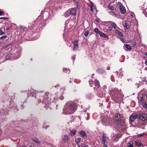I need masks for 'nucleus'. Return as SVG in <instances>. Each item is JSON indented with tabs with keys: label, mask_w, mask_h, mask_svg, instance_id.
<instances>
[{
	"label": "nucleus",
	"mask_w": 147,
	"mask_h": 147,
	"mask_svg": "<svg viewBox=\"0 0 147 147\" xmlns=\"http://www.w3.org/2000/svg\"><path fill=\"white\" fill-rule=\"evenodd\" d=\"M76 106L75 103L71 101H68L66 104L63 109V113L65 115L73 114L76 110Z\"/></svg>",
	"instance_id": "f257e3e1"
},
{
	"label": "nucleus",
	"mask_w": 147,
	"mask_h": 147,
	"mask_svg": "<svg viewBox=\"0 0 147 147\" xmlns=\"http://www.w3.org/2000/svg\"><path fill=\"white\" fill-rule=\"evenodd\" d=\"M121 119L120 114H117L115 115V121L116 127L117 129H120L122 130L123 129H125L126 126L125 123L123 121H121Z\"/></svg>",
	"instance_id": "f03ea898"
},
{
	"label": "nucleus",
	"mask_w": 147,
	"mask_h": 147,
	"mask_svg": "<svg viewBox=\"0 0 147 147\" xmlns=\"http://www.w3.org/2000/svg\"><path fill=\"white\" fill-rule=\"evenodd\" d=\"M143 94V92H140L138 94V99L139 100V99H140V100L139 101L141 103L143 104V107L145 108H147V103H144V100L145 98V94L144 95L142 96V95Z\"/></svg>",
	"instance_id": "7ed1b4c3"
},
{
	"label": "nucleus",
	"mask_w": 147,
	"mask_h": 147,
	"mask_svg": "<svg viewBox=\"0 0 147 147\" xmlns=\"http://www.w3.org/2000/svg\"><path fill=\"white\" fill-rule=\"evenodd\" d=\"M119 92V91L117 89H115L114 90H113L111 92V98L116 102L118 101L119 100V98L118 95Z\"/></svg>",
	"instance_id": "20e7f679"
},
{
	"label": "nucleus",
	"mask_w": 147,
	"mask_h": 147,
	"mask_svg": "<svg viewBox=\"0 0 147 147\" xmlns=\"http://www.w3.org/2000/svg\"><path fill=\"white\" fill-rule=\"evenodd\" d=\"M7 50L9 52H12L16 50L17 53H20L21 51V48H16V46L14 45H9V47H8Z\"/></svg>",
	"instance_id": "39448f33"
},
{
	"label": "nucleus",
	"mask_w": 147,
	"mask_h": 147,
	"mask_svg": "<svg viewBox=\"0 0 147 147\" xmlns=\"http://www.w3.org/2000/svg\"><path fill=\"white\" fill-rule=\"evenodd\" d=\"M49 94V92H46L45 93V95L44 96V98L42 100V103H45L46 105L45 106L46 108L49 107V105L48 100V95Z\"/></svg>",
	"instance_id": "423d86ee"
},
{
	"label": "nucleus",
	"mask_w": 147,
	"mask_h": 147,
	"mask_svg": "<svg viewBox=\"0 0 147 147\" xmlns=\"http://www.w3.org/2000/svg\"><path fill=\"white\" fill-rule=\"evenodd\" d=\"M52 11H50L49 12L47 11H45L43 13V19L44 20H45L50 18L51 15V14L52 13Z\"/></svg>",
	"instance_id": "0eeeda50"
},
{
	"label": "nucleus",
	"mask_w": 147,
	"mask_h": 147,
	"mask_svg": "<svg viewBox=\"0 0 147 147\" xmlns=\"http://www.w3.org/2000/svg\"><path fill=\"white\" fill-rule=\"evenodd\" d=\"M140 121H145L147 120V114L146 113L140 114L139 117Z\"/></svg>",
	"instance_id": "6e6552de"
},
{
	"label": "nucleus",
	"mask_w": 147,
	"mask_h": 147,
	"mask_svg": "<svg viewBox=\"0 0 147 147\" xmlns=\"http://www.w3.org/2000/svg\"><path fill=\"white\" fill-rule=\"evenodd\" d=\"M138 117V115L136 114H133L130 115L129 117L130 123L133 122L135 119H136Z\"/></svg>",
	"instance_id": "1a4fd4ad"
},
{
	"label": "nucleus",
	"mask_w": 147,
	"mask_h": 147,
	"mask_svg": "<svg viewBox=\"0 0 147 147\" xmlns=\"http://www.w3.org/2000/svg\"><path fill=\"white\" fill-rule=\"evenodd\" d=\"M73 44L74 45L73 47V50H77L78 48V41L77 40L74 41L73 42Z\"/></svg>",
	"instance_id": "9d476101"
},
{
	"label": "nucleus",
	"mask_w": 147,
	"mask_h": 147,
	"mask_svg": "<svg viewBox=\"0 0 147 147\" xmlns=\"http://www.w3.org/2000/svg\"><path fill=\"white\" fill-rule=\"evenodd\" d=\"M129 22L127 21H125L123 22V25L125 28L126 29H128L129 28Z\"/></svg>",
	"instance_id": "9b49d317"
},
{
	"label": "nucleus",
	"mask_w": 147,
	"mask_h": 147,
	"mask_svg": "<svg viewBox=\"0 0 147 147\" xmlns=\"http://www.w3.org/2000/svg\"><path fill=\"white\" fill-rule=\"evenodd\" d=\"M76 10V8H72L69 11L70 15L74 16H76L77 14Z\"/></svg>",
	"instance_id": "f8f14e48"
},
{
	"label": "nucleus",
	"mask_w": 147,
	"mask_h": 147,
	"mask_svg": "<svg viewBox=\"0 0 147 147\" xmlns=\"http://www.w3.org/2000/svg\"><path fill=\"white\" fill-rule=\"evenodd\" d=\"M30 93L31 94H32V96L36 98V94L37 93H39V92H43L42 91H36V90H33V92H32V90H31Z\"/></svg>",
	"instance_id": "ddd939ff"
},
{
	"label": "nucleus",
	"mask_w": 147,
	"mask_h": 147,
	"mask_svg": "<svg viewBox=\"0 0 147 147\" xmlns=\"http://www.w3.org/2000/svg\"><path fill=\"white\" fill-rule=\"evenodd\" d=\"M140 123V127L142 129H144V127L146 125V123H145L144 121H140L139 122Z\"/></svg>",
	"instance_id": "4468645a"
},
{
	"label": "nucleus",
	"mask_w": 147,
	"mask_h": 147,
	"mask_svg": "<svg viewBox=\"0 0 147 147\" xmlns=\"http://www.w3.org/2000/svg\"><path fill=\"white\" fill-rule=\"evenodd\" d=\"M90 9L91 11L93 12L96 9V7L94 5L92 1H90Z\"/></svg>",
	"instance_id": "2eb2a0df"
},
{
	"label": "nucleus",
	"mask_w": 147,
	"mask_h": 147,
	"mask_svg": "<svg viewBox=\"0 0 147 147\" xmlns=\"http://www.w3.org/2000/svg\"><path fill=\"white\" fill-rule=\"evenodd\" d=\"M119 8L122 14H124L126 13V10L125 7L123 5L120 6Z\"/></svg>",
	"instance_id": "dca6fc26"
},
{
	"label": "nucleus",
	"mask_w": 147,
	"mask_h": 147,
	"mask_svg": "<svg viewBox=\"0 0 147 147\" xmlns=\"http://www.w3.org/2000/svg\"><path fill=\"white\" fill-rule=\"evenodd\" d=\"M63 140L65 142H67L69 139V136L67 135H64L62 137Z\"/></svg>",
	"instance_id": "f3484780"
},
{
	"label": "nucleus",
	"mask_w": 147,
	"mask_h": 147,
	"mask_svg": "<svg viewBox=\"0 0 147 147\" xmlns=\"http://www.w3.org/2000/svg\"><path fill=\"white\" fill-rule=\"evenodd\" d=\"M41 17L39 16L35 21V22L37 23V25H39L40 27H41L42 26L40 25V24L42 22V21L40 20L39 21V20L41 19Z\"/></svg>",
	"instance_id": "a211bd4d"
},
{
	"label": "nucleus",
	"mask_w": 147,
	"mask_h": 147,
	"mask_svg": "<svg viewBox=\"0 0 147 147\" xmlns=\"http://www.w3.org/2000/svg\"><path fill=\"white\" fill-rule=\"evenodd\" d=\"M99 34L100 36L102 37L106 38L107 39L109 38L108 36H107L106 34H105L102 32H100V33H99Z\"/></svg>",
	"instance_id": "6ab92c4d"
},
{
	"label": "nucleus",
	"mask_w": 147,
	"mask_h": 147,
	"mask_svg": "<svg viewBox=\"0 0 147 147\" xmlns=\"http://www.w3.org/2000/svg\"><path fill=\"white\" fill-rule=\"evenodd\" d=\"M32 141L35 142L36 144H39L40 143V141L37 138H33L32 139Z\"/></svg>",
	"instance_id": "aec40b11"
},
{
	"label": "nucleus",
	"mask_w": 147,
	"mask_h": 147,
	"mask_svg": "<svg viewBox=\"0 0 147 147\" xmlns=\"http://www.w3.org/2000/svg\"><path fill=\"white\" fill-rule=\"evenodd\" d=\"M134 144L137 146H141L142 144L141 143V141L140 140H137L134 143Z\"/></svg>",
	"instance_id": "412c9836"
},
{
	"label": "nucleus",
	"mask_w": 147,
	"mask_h": 147,
	"mask_svg": "<svg viewBox=\"0 0 147 147\" xmlns=\"http://www.w3.org/2000/svg\"><path fill=\"white\" fill-rule=\"evenodd\" d=\"M70 15L69 10H68L65 12L64 14V16L66 17H69Z\"/></svg>",
	"instance_id": "4be33fe9"
},
{
	"label": "nucleus",
	"mask_w": 147,
	"mask_h": 147,
	"mask_svg": "<svg viewBox=\"0 0 147 147\" xmlns=\"http://www.w3.org/2000/svg\"><path fill=\"white\" fill-rule=\"evenodd\" d=\"M80 134L81 136L83 137H84L86 136V132L84 130H82L80 132Z\"/></svg>",
	"instance_id": "5701e85b"
},
{
	"label": "nucleus",
	"mask_w": 147,
	"mask_h": 147,
	"mask_svg": "<svg viewBox=\"0 0 147 147\" xmlns=\"http://www.w3.org/2000/svg\"><path fill=\"white\" fill-rule=\"evenodd\" d=\"M116 34H118L120 37H123V34L122 32H120L118 30H116L115 31Z\"/></svg>",
	"instance_id": "b1692460"
},
{
	"label": "nucleus",
	"mask_w": 147,
	"mask_h": 147,
	"mask_svg": "<svg viewBox=\"0 0 147 147\" xmlns=\"http://www.w3.org/2000/svg\"><path fill=\"white\" fill-rule=\"evenodd\" d=\"M97 72L100 74L104 73L105 72V70L102 69H98L96 70Z\"/></svg>",
	"instance_id": "393cba45"
},
{
	"label": "nucleus",
	"mask_w": 147,
	"mask_h": 147,
	"mask_svg": "<svg viewBox=\"0 0 147 147\" xmlns=\"http://www.w3.org/2000/svg\"><path fill=\"white\" fill-rule=\"evenodd\" d=\"M76 130L73 129L70 132V134L71 136H74L76 134Z\"/></svg>",
	"instance_id": "a878e982"
},
{
	"label": "nucleus",
	"mask_w": 147,
	"mask_h": 147,
	"mask_svg": "<svg viewBox=\"0 0 147 147\" xmlns=\"http://www.w3.org/2000/svg\"><path fill=\"white\" fill-rule=\"evenodd\" d=\"M78 147H88L87 143L85 142L82 143L80 146L78 145Z\"/></svg>",
	"instance_id": "bb28decb"
},
{
	"label": "nucleus",
	"mask_w": 147,
	"mask_h": 147,
	"mask_svg": "<svg viewBox=\"0 0 147 147\" xmlns=\"http://www.w3.org/2000/svg\"><path fill=\"white\" fill-rule=\"evenodd\" d=\"M133 142L132 141H130L128 143L127 146L128 147H134L133 146Z\"/></svg>",
	"instance_id": "cd10ccee"
},
{
	"label": "nucleus",
	"mask_w": 147,
	"mask_h": 147,
	"mask_svg": "<svg viewBox=\"0 0 147 147\" xmlns=\"http://www.w3.org/2000/svg\"><path fill=\"white\" fill-rule=\"evenodd\" d=\"M106 138V136L105 134V133H103L102 138V140L103 142L104 143V144H105V142Z\"/></svg>",
	"instance_id": "c85d7f7f"
},
{
	"label": "nucleus",
	"mask_w": 147,
	"mask_h": 147,
	"mask_svg": "<svg viewBox=\"0 0 147 147\" xmlns=\"http://www.w3.org/2000/svg\"><path fill=\"white\" fill-rule=\"evenodd\" d=\"M109 13H110L111 15L112 16L116 18L117 17V15L113 11H111V12H109Z\"/></svg>",
	"instance_id": "c756f323"
},
{
	"label": "nucleus",
	"mask_w": 147,
	"mask_h": 147,
	"mask_svg": "<svg viewBox=\"0 0 147 147\" xmlns=\"http://www.w3.org/2000/svg\"><path fill=\"white\" fill-rule=\"evenodd\" d=\"M86 96L87 99L89 100L92 99L93 97V96L91 94H88Z\"/></svg>",
	"instance_id": "7c9ffc66"
},
{
	"label": "nucleus",
	"mask_w": 147,
	"mask_h": 147,
	"mask_svg": "<svg viewBox=\"0 0 147 147\" xmlns=\"http://www.w3.org/2000/svg\"><path fill=\"white\" fill-rule=\"evenodd\" d=\"M81 138H76L75 139V142L77 144L78 146V143L80 142Z\"/></svg>",
	"instance_id": "2f4dec72"
},
{
	"label": "nucleus",
	"mask_w": 147,
	"mask_h": 147,
	"mask_svg": "<svg viewBox=\"0 0 147 147\" xmlns=\"http://www.w3.org/2000/svg\"><path fill=\"white\" fill-rule=\"evenodd\" d=\"M94 84L95 85L97 86L98 87H99L100 86V85L99 81L96 80L94 81Z\"/></svg>",
	"instance_id": "473e14b6"
},
{
	"label": "nucleus",
	"mask_w": 147,
	"mask_h": 147,
	"mask_svg": "<svg viewBox=\"0 0 147 147\" xmlns=\"http://www.w3.org/2000/svg\"><path fill=\"white\" fill-rule=\"evenodd\" d=\"M63 70L64 72L68 73V74H69L70 72L69 69H68L67 68H63Z\"/></svg>",
	"instance_id": "72a5a7b5"
},
{
	"label": "nucleus",
	"mask_w": 147,
	"mask_h": 147,
	"mask_svg": "<svg viewBox=\"0 0 147 147\" xmlns=\"http://www.w3.org/2000/svg\"><path fill=\"white\" fill-rule=\"evenodd\" d=\"M124 46H125L127 49L129 50H131V46L128 44H125L124 47Z\"/></svg>",
	"instance_id": "f704fd0d"
},
{
	"label": "nucleus",
	"mask_w": 147,
	"mask_h": 147,
	"mask_svg": "<svg viewBox=\"0 0 147 147\" xmlns=\"http://www.w3.org/2000/svg\"><path fill=\"white\" fill-rule=\"evenodd\" d=\"M89 32L90 31L89 30H87L85 32L84 35L86 37H87L88 36L89 34Z\"/></svg>",
	"instance_id": "c9c22d12"
},
{
	"label": "nucleus",
	"mask_w": 147,
	"mask_h": 147,
	"mask_svg": "<svg viewBox=\"0 0 147 147\" xmlns=\"http://www.w3.org/2000/svg\"><path fill=\"white\" fill-rule=\"evenodd\" d=\"M54 98L55 99H59L61 100H63L64 99V97L63 96L61 95V96H60V97L58 96V97H55V98Z\"/></svg>",
	"instance_id": "e433bc0d"
},
{
	"label": "nucleus",
	"mask_w": 147,
	"mask_h": 147,
	"mask_svg": "<svg viewBox=\"0 0 147 147\" xmlns=\"http://www.w3.org/2000/svg\"><path fill=\"white\" fill-rule=\"evenodd\" d=\"M11 59V57L9 55H7L6 56L5 60H7Z\"/></svg>",
	"instance_id": "4c0bfd02"
},
{
	"label": "nucleus",
	"mask_w": 147,
	"mask_h": 147,
	"mask_svg": "<svg viewBox=\"0 0 147 147\" xmlns=\"http://www.w3.org/2000/svg\"><path fill=\"white\" fill-rule=\"evenodd\" d=\"M94 31L95 32H96L97 33H98L99 34V33H100V32H101V31H100L99 30H98V29L97 28H94Z\"/></svg>",
	"instance_id": "58836bf2"
},
{
	"label": "nucleus",
	"mask_w": 147,
	"mask_h": 147,
	"mask_svg": "<svg viewBox=\"0 0 147 147\" xmlns=\"http://www.w3.org/2000/svg\"><path fill=\"white\" fill-rule=\"evenodd\" d=\"M8 47H9V45L3 46L2 47L1 49H5L6 48H8Z\"/></svg>",
	"instance_id": "ea45409f"
},
{
	"label": "nucleus",
	"mask_w": 147,
	"mask_h": 147,
	"mask_svg": "<svg viewBox=\"0 0 147 147\" xmlns=\"http://www.w3.org/2000/svg\"><path fill=\"white\" fill-rule=\"evenodd\" d=\"M143 12L145 16L146 17L147 16V9L143 11Z\"/></svg>",
	"instance_id": "a19ab883"
},
{
	"label": "nucleus",
	"mask_w": 147,
	"mask_h": 147,
	"mask_svg": "<svg viewBox=\"0 0 147 147\" xmlns=\"http://www.w3.org/2000/svg\"><path fill=\"white\" fill-rule=\"evenodd\" d=\"M144 134H145V133H142V134H138L137 136V137H141V136H142L143 135H144Z\"/></svg>",
	"instance_id": "79ce46f5"
},
{
	"label": "nucleus",
	"mask_w": 147,
	"mask_h": 147,
	"mask_svg": "<svg viewBox=\"0 0 147 147\" xmlns=\"http://www.w3.org/2000/svg\"><path fill=\"white\" fill-rule=\"evenodd\" d=\"M109 9L112 10H114L115 9L113 7H109Z\"/></svg>",
	"instance_id": "37998d69"
},
{
	"label": "nucleus",
	"mask_w": 147,
	"mask_h": 147,
	"mask_svg": "<svg viewBox=\"0 0 147 147\" xmlns=\"http://www.w3.org/2000/svg\"><path fill=\"white\" fill-rule=\"evenodd\" d=\"M112 26L114 28H115L116 27V25L115 23H113L112 25Z\"/></svg>",
	"instance_id": "c03bdc74"
},
{
	"label": "nucleus",
	"mask_w": 147,
	"mask_h": 147,
	"mask_svg": "<svg viewBox=\"0 0 147 147\" xmlns=\"http://www.w3.org/2000/svg\"><path fill=\"white\" fill-rule=\"evenodd\" d=\"M25 29V28L23 27H22L20 28V30L22 31H23V30H24Z\"/></svg>",
	"instance_id": "a18cd8bd"
},
{
	"label": "nucleus",
	"mask_w": 147,
	"mask_h": 147,
	"mask_svg": "<svg viewBox=\"0 0 147 147\" xmlns=\"http://www.w3.org/2000/svg\"><path fill=\"white\" fill-rule=\"evenodd\" d=\"M75 57H76V56L75 55H73L72 57V60H74L73 62L74 61V60L75 59Z\"/></svg>",
	"instance_id": "49530a36"
},
{
	"label": "nucleus",
	"mask_w": 147,
	"mask_h": 147,
	"mask_svg": "<svg viewBox=\"0 0 147 147\" xmlns=\"http://www.w3.org/2000/svg\"><path fill=\"white\" fill-rule=\"evenodd\" d=\"M93 82L92 81H89V83L90 84V86H92L91 85V83H92Z\"/></svg>",
	"instance_id": "de8ad7c7"
},
{
	"label": "nucleus",
	"mask_w": 147,
	"mask_h": 147,
	"mask_svg": "<svg viewBox=\"0 0 147 147\" xmlns=\"http://www.w3.org/2000/svg\"><path fill=\"white\" fill-rule=\"evenodd\" d=\"M7 36H4L1 37V39H4V38H7Z\"/></svg>",
	"instance_id": "09e8293b"
},
{
	"label": "nucleus",
	"mask_w": 147,
	"mask_h": 147,
	"mask_svg": "<svg viewBox=\"0 0 147 147\" xmlns=\"http://www.w3.org/2000/svg\"><path fill=\"white\" fill-rule=\"evenodd\" d=\"M64 90H65L64 88H62L61 89L60 91L63 93V92L64 91Z\"/></svg>",
	"instance_id": "8fccbe9b"
},
{
	"label": "nucleus",
	"mask_w": 147,
	"mask_h": 147,
	"mask_svg": "<svg viewBox=\"0 0 147 147\" xmlns=\"http://www.w3.org/2000/svg\"><path fill=\"white\" fill-rule=\"evenodd\" d=\"M4 33V32H3L0 29V34L2 35Z\"/></svg>",
	"instance_id": "3c124183"
},
{
	"label": "nucleus",
	"mask_w": 147,
	"mask_h": 147,
	"mask_svg": "<svg viewBox=\"0 0 147 147\" xmlns=\"http://www.w3.org/2000/svg\"><path fill=\"white\" fill-rule=\"evenodd\" d=\"M108 29L109 31H111L112 30V27H109Z\"/></svg>",
	"instance_id": "603ef678"
},
{
	"label": "nucleus",
	"mask_w": 147,
	"mask_h": 147,
	"mask_svg": "<svg viewBox=\"0 0 147 147\" xmlns=\"http://www.w3.org/2000/svg\"><path fill=\"white\" fill-rule=\"evenodd\" d=\"M136 45V42H134L132 43V45L133 46H135Z\"/></svg>",
	"instance_id": "864d4df0"
},
{
	"label": "nucleus",
	"mask_w": 147,
	"mask_h": 147,
	"mask_svg": "<svg viewBox=\"0 0 147 147\" xmlns=\"http://www.w3.org/2000/svg\"><path fill=\"white\" fill-rule=\"evenodd\" d=\"M3 13V11H0V16H1Z\"/></svg>",
	"instance_id": "5fc2aeb1"
},
{
	"label": "nucleus",
	"mask_w": 147,
	"mask_h": 147,
	"mask_svg": "<svg viewBox=\"0 0 147 147\" xmlns=\"http://www.w3.org/2000/svg\"><path fill=\"white\" fill-rule=\"evenodd\" d=\"M76 20V18L75 17L73 18L72 19V20L74 22Z\"/></svg>",
	"instance_id": "6e6d98bb"
},
{
	"label": "nucleus",
	"mask_w": 147,
	"mask_h": 147,
	"mask_svg": "<svg viewBox=\"0 0 147 147\" xmlns=\"http://www.w3.org/2000/svg\"><path fill=\"white\" fill-rule=\"evenodd\" d=\"M107 70H109L110 69V67L109 66H108L107 67Z\"/></svg>",
	"instance_id": "4d7b16f0"
},
{
	"label": "nucleus",
	"mask_w": 147,
	"mask_h": 147,
	"mask_svg": "<svg viewBox=\"0 0 147 147\" xmlns=\"http://www.w3.org/2000/svg\"><path fill=\"white\" fill-rule=\"evenodd\" d=\"M3 19V20H5V17H2L0 18V19Z\"/></svg>",
	"instance_id": "13d9d810"
},
{
	"label": "nucleus",
	"mask_w": 147,
	"mask_h": 147,
	"mask_svg": "<svg viewBox=\"0 0 147 147\" xmlns=\"http://www.w3.org/2000/svg\"><path fill=\"white\" fill-rule=\"evenodd\" d=\"M123 42H124L125 41L123 38H121L120 39Z\"/></svg>",
	"instance_id": "bf43d9fd"
},
{
	"label": "nucleus",
	"mask_w": 147,
	"mask_h": 147,
	"mask_svg": "<svg viewBox=\"0 0 147 147\" xmlns=\"http://www.w3.org/2000/svg\"><path fill=\"white\" fill-rule=\"evenodd\" d=\"M99 20H100V19H97L96 20V21L97 22H99Z\"/></svg>",
	"instance_id": "052dcab7"
},
{
	"label": "nucleus",
	"mask_w": 147,
	"mask_h": 147,
	"mask_svg": "<svg viewBox=\"0 0 147 147\" xmlns=\"http://www.w3.org/2000/svg\"><path fill=\"white\" fill-rule=\"evenodd\" d=\"M145 64L147 65V59H146V60L145 61Z\"/></svg>",
	"instance_id": "680f3d73"
},
{
	"label": "nucleus",
	"mask_w": 147,
	"mask_h": 147,
	"mask_svg": "<svg viewBox=\"0 0 147 147\" xmlns=\"http://www.w3.org/2000/svg\"><path fill=\"white\" fill-rule=\"evenodd\" d=\"M103 88L104 89H106L107 88V87L106 86H103Z\"/></svg>",
	"instance_id": "e2e57ef3"
},
{
	"label": "nucleus",
	"mask_w": 147,
	"mask_h": 147,
	"mask_svg": "<svg viewBox=\"0 0 147 147\" xmlns=\"http://www.w3.org/2000/svg\"><path fill=\"white\" fill-rule=\"evenodd\" d=\"M10 28L9 27H8L7 28V30H8Z\"/></svg>",
	"instance_id": "0e129e2a"
},
{
	"label": "nucleus",
	"mask_w": 147,
	"mask_h": 147,
	"mask_svg": "<svg viewBox=\"0 0 147 147\" xmlns=\"http://www.w3.org/2000/svg\"><path fill=\"white\" fill-rule=\"evenodd\" d=\"M143 58L144 59L146 58H147L146 55H145V56H144Z\"/></svg>",
	"instance_id": "69168bd1"
},
{
	"label": "nucleus",
	"mask_w": 147,
	"mask_h": 147,
	"mask_svg": "<svg viewBox=\"0 0 147 147\" xmlns=\"http://www.w3.org/2000/svg\"><path fill=\"white\" fill-rule=\"evenodd\" d=\"M102 124L103 125H105V126L107 125V124H105V123H103Z\"/></svg>",
	"instance_id": "338daca9"
},
{
	"label": "nucleus",
	"mask_w": 147,
	"mask_h": 147,
	"mask_svg": "<svg viewBox=\"0 0 147 147\" xmlns=\"http://www.w3.org/2000/svg\"><path fill=\"white\" fill-rule=\"evenodd\" d=\"M103 147H107V146L106 145H105Z\"/></svg>",
	"instance_id": "774afa93"
}]
</instances>
